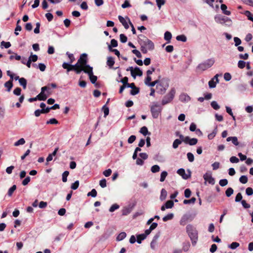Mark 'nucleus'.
I'll use <instances>...</instances> for the list:
<instances>
[{"instance_id": "16", "label": "nucleus", "mask_w": 253, "mask_h": 253, "mask_svg": "<svg viewBox=\"0 0 253 253\" xmlns=\"http://www.w3.org/2000/svg\"><path fill=\"white\" fill-rule=\"evenodd\" d=\"M149 234H146L145 232L144 234H139L137 236V242L138 244L141 243V242L142 240H144L147 236H148Z\"/></svg>"}, {"instance_id": "25", "label": "nucleus", "mask_w": 253, "mask_h": 253, "mask_svg": "<svg viewBox=\"0 0 253 253\" xmlns=\"http://www.w3.org/2000/svg\"><path fill=\"white\" fill-rule=\"evenodd\" d=\"M171 37V34L169 32L167 31L165 32L164 35V39L166 41H168V43L170 42Z\"/></svg>"}, {"instance_id": "57", "label": "nucleus", "mask_w": 253, "mask_h": 253, "mask_svg": "<svg viewBox=\"0 0 253 253\" xmlns=\"http://www.w3.org/2000/svg\"><path fill=\"white\" fill-rule=\"evenodd\" d=\"M198 142V139L197 138H190V140L189 142V144L190 145H196Z\"/></svg>"}, {"instance_id": "34", "label": "nucleus", "mask_w": 253, "mask_h": 253, "mask_svg": "<svg viewBox=\"0 0 253 253\" xmlns=\"http://www.w3.org/2000/svg\"><path fill=\"white\" fill-rule=\"evenodd\" d=\"M25 143V140L24 138H21L14 144L15 146H18L20 145H23Z\"/></svg>"}, {"instance_id": "50", "label": "nucleus", "mask_w": 253, "mask_h": 253, "mask_svg": "<svg viewBox=\"0 0 253 253\" xmlns=\"http://www.w3.org/2000/svg\"><path fill=\"white\" fill-rule=\"evenodd\" d=\"M120 41L123 43H125L127 42V37L123 34L120 35Z\"/></svg>"}, {"instance_id": "35", "label": "nucleus", "mask_w": 253, "mask_h": 253, "mask_svg": "<svg viewBox=\"0 0 253 253\" xmlns=\"http://www.w3.org/2000/svg\"><path fill=\"white\" fill-rule=\"evenodd\" d=\"M160 168L158 165H154L151 168V170L153 173L158 172L160 171Z\"/></svg>"}, {"instance_id": "51", "label": "nucleus", "mask_w": 253, "mask_h": 253, "mask_svg": "<svg viewBox=\"0 0 253 253\" xmlns=\"http://www.w3.org/2000/svg\"><path fill=\"white\" fill-rule=\"evenodd\" d=\"M119 208V206L117 204H113L109 209L110 212H113Z\"/></svg>"}, {"instance_id": "47", "label": "nucleus", "mask_w": 253, "mask_h": 253, "mask_svg": "<svg viewBox=\"0 0 253 253\" xmlns=\"http://www.w3.org/2000/svg\"><path fill=\"white\" fill-rule=\"evenodd\" d=\"M173 205L174 204L173 201L171 200L168 201L165 204L166 208L167 209H170L172 208Z\"/></svg>"}, {"instance_id": "1", "label": "nucleus", "mask_w": 253, "mask_h": 253, "mask_svg": "<svg viewBox=\"0 0 253 253\" xmlns=\"http://www.w3.org/2000/svg\"><path fill=\"white\" fill-rule=\"evenodd\" d=\"M186 231L190 237L192 245L195 246L198 240V231L193 225L188 224L186 226Z\"/></svg>"}, {"instance_id": "43", "label": "nucleus", "mask_w": 253, "mask_h": 253, "mask_svg": "<svg viewBox=\"0 0 253 253\" xmlns=\"http://www.w3.org/2000/svg\"><path fill=\"white\" fill-rule=\"evenodd\" d=\"M87 196L95 197L97 196V191L95 189H92L91 191L87 194Z\"/></svg>"}, {"instance_id": "55", "label": "nucleus", "mask_w": 253, "mask_h": 253, "mask_svg": "<svg viewBox=\"0 0 253 253\" xmlns=\"http://www.w3.org/2000/svg\"><path fill=\"white\" fill-rule=\"evenodd\" d=\"M246 66V62L243 60L239 61L238 63V67L240 69H243Z\"/></svg>"}, {"instance_id": "4", "label": "nucleus", "mask_w": 253, "mask_h": 253, "mask_svg": "<svg viewBox=\"0 0 253 253\" xmlns=\"http://www.w3.org/2000/svg\"><path fill=\"white\" fill-rule=\"evenodd\" d=\"M162 109V108L159 104L156 102H153L150 107L152 117L155 119L158 118L161 112Z\"/></svg>"}, {"instance_id": "15", "label": "nucleus", "mask_w": 253, "mask_h": 253, "mask_svg": "<svg viewBox=\"0 0 253 253\" xmlns=\"http://www.w3.org/2000/svg\"><path fill=\"white\" fill-rule=\"evenodd\" d=\"M159 237V234H157L155 235L154 236V237H153L152 241L151 242L150 246H151V248L153 250L155 249L156 244L157 243V241Z\"/></svg>"}, {"instance_id": "24", "label": "nucleus", "mask_w": 253, "mask_h": 253, "mask_svg": "<svg viewBox=\"0 0 253 253\" xmlns=\"http://www.w3.org/2000/svg\"><path fill=\"white\" fill-rule=\"evenodd\" d=\"M19 83L24 89H26L27 87V80L24 78H21L19 79Z\"/></svg>"}, {"instance_id": "64", "label": "nucleus", "mask_w": 253, "mask_h": 253, "mask_svg": "<svg viewBox=\"0 0 253 253\" xmlns=\"http://www.w3.org/2000/svg\"><path fill=\"white\" fill-rule=\"evenodd\" d=\"M38 56L36 54L33 55L31 54L29 58V59L31 60L32 62H36L38 60Z\"/></svg>"}, {"instance_id": "8", "label": "nucleus", "mask_w": 253, "mask_h": 253, "mask_svg": "<svg viewBox=\"0 0 253 253\" xmlns=\"http://www.w3.org/2000/svg\"><path fill=\"white\" fill-rule=\"evenodd\" d=\"M78 63L82 66V67H84V69H87V66H89L87 64V54L86 53H83L81 54L80 58L78 60Z\"/></svg>"}, {"instance_id": "6", "label": "nucleus", "mask_w": 253, "mask_h": 253, "mask_svg": "<svg viewBox=\"0 0 253 253\" xmlns=\"http://www.w3.org/2000/svg\"><path fill=\"white\" fill-rule=\"evenodd\" d=\"M215 21L221 24H225L226 25L230 26L232 21L230 18L225 16H218L215 17Z\"/></svg>"}, {"instance_id": "38", "label": "nucleus", "mask_w": 253, "mask_h": 253, "mask_svg": "<svg viewBox=\"0 0 253 253\" xmlns=\"http://www.w3.org/2000/svg\"><path fill=\"white\" fill-rule=\"evenodd\" d=\"M233 192H234L233 189L232 188L229 187V188H227L225 191L226 196L227 197H229L233 194Z\"/></svg>"}, {"instance_id": "3", "label": "nucleus", "mask_w": 253, "mask_h": 253, "mask_svg": "<svg viewBox=\"0 0 253 253\" xmlns=\"http://www.w3.org/2000/svg\"><path fill=\"white\" fill-rule=\"evenodd\" d=\"M214 58H210L199 64L197 69L201 71H204L211 68L214 63Z\"/></svg>"}, {"instance_id": "2", "label": "nucleus", "mask_w": 253, "mask_h": 253, "mask_svg": "<svg viewBox=\"0 0 253 253\" xmlns=\"http://www.w3.org/2000/svg\"><path fill=\"white\" fill-rule=\"evenodd\" d=\"M138 38L141 45H144V46L147 47V49L149 50H152L154 48V44L153 42L146 37L142 35H140L138 36Z\"/></svg>"}, {"instance_id": "48", "label": "nucleus", "mask_w": 253, "mask_h": 253, "mask_svg": "<svg viewBox=\"0 0 253 253\" xmlns=\"http://www.w3.org/2000/svg\"><path fill=\"white\" fill-rule=\"evenodd\" d=\"M240 246L239 243L237 242H233L230 245H229V248H230L231 249H235L237 247H238Z\"/></svg>"}, {"instance_id": "23", "label": "nucleus", "mask_w": 253, "mask_h": 253, "mask_svg": "<svg viewBox=\"0 0 253 253\" xmlns=\"http://www.w3.org/2000/svg\"><path fill=\"white\" fill-rule=\"evenodd\" d=\"M190 247V244L189 242H184L182 244V250L184 252H187Z\"/></svg>"}, {"instance_id": "27", "label": "nucleus", "mask_w": 253, "mask_h": 253, "mask_svg": "<svg viewBox=\"0 0 253 253\" xmlns=\"http://www.w3.org/2000/svg\"><path fill=\"white\" fill-rule=\"evenodd\" d=\"M167 196V192L165 189H162L161 192L160 199L161 201L165 200Z\"/></svg>"}, {"instance_id": "41", "label": "nucleus", "mask_w": 253, "mask_h": 253, "mask_svg": "<svg viewBox=\"0 0 253 253\" xmlns=\"http://www.w3.org/2000/svg\"><path fill=\"white\" fill-rule=\"evenodd\" d=\"M211 106L214 109V110H218L220 108V106L217 104V102L215 101H213L211 103Z\"/></svg>"}, {"instance_id": "37", "label": "nucleus", "mask_w": 253, "mask_h": 253, "mask_svg": "<svg viewBox=\"0 0 253 253\" xmlns=\"http://www.w3.org/2000/svg\"><path fill=\"white\" fill-rule=\"evenodd\" d=\"M173 217V213H169L163 218V220L164 221L166 222L169 220L172 219Z\"/></svg>"}, {"instance_id": "49", "label": "nucleus", "mask_w": 253, "mask_h": 253, "mask_svg": "<svg viewBox=\"0 0 253 253\" xmlns=\"http://www.w3.org/2000/svg\"><path fill=\"white\" fill-rule=\"evenodd\" d=\"M187 158L190 162H193L194 160V156L192 153L188 152L187 154Z\"/></svg>"}, {"instance_id": "33", "label": "nucleus", "mask_w": 253, "mask_h": 253, "mask_svg": "<svg viewBox=\"0 0 253 253\" xmlns=\"http://www.w3.org/2000/svg\"><path fill=\"white\" fill-rule=\"evenodd\" d=\"M176 39L178 41L185 42L187 41L186 37L184 35H178L176 37Z\"/></svg>"}, {"instance_id": "56", "label": "nucleus", "mask_w": 253, "mask_h": 253, "mask_svg": "<svg viewBox=\"0 0 253 253\" xmlns=\"http://www.w3.org/2000/svg\"><path fill=\"white\" fill-rule=\"evenodd\" d=\"M58 123V121L54 119V118H52V119H50L49 120L47 121L46 122V124H55V125H56Z\"/></svg>"}, {"instance_id": "22", "label": "nucleus", "mask_w": 253, "mask_h": 253, "mask_svg": "<svg viewBox=\"0 0 253 253\" xmlns=\"http://www.w3.org/2000/svg\"><path fill=\"white\" fill-rule=\"evenodd\" d=\"M114 63H115V61H114V58H113L112 57H108L107 58V65L110 68H111L113 67V66L114 65Z\"/></svg>"}, {"instance_id": "9", "label": "nucleus", "mask_w": 253, "mask_h": 253, "mask_svg": "<svg viewBox=\"0 0 253 253\" xmlns=\"http://www.w3.org/2000/svg\"><path fill=\"white\" fill-rule=\"evenodd\" d=\"M72 67L73 71H75L77 74H79L82 71H84V70H86V69H84V67H82L80 63H78V61L75 65H72Z\"/></svg>"}, {"instance_id": "44", "label": "nucleus", "mask_w": 253, "mask_h": 253, "mask_svg": "<svg viewBox=\"0 0 253 253\" xmlns=\"http://www.w3.org/2000/svg\"><path fill=\"white\" fill-rule=\"evenodd\" d=\"M16 186L15 185H13L11 187H10L9 190H8V195L9 196H11L13 193L14 192V191L16 190Z\"/></svg>"}, {"instance_id": "18", "label": "nucleus", "mask_w": 253, "mask_h": 253, "mask_svg": "<svg viewBox=\"0 0 253 253\" xmlns=\"http://www.w3.org/2000/svg\"><path fill=\"white\" fill-rule=\"evenodd\" d=\"M132 210L131 207H127L124 208L122 210V214L123 215H126L130 213Z\"/></svg>"}, {"instance_id": "60", "label": "nucleus", "mask_w": 253, "mask_h": 253, "mask_svg": "<svg viewBox=\"0 0 253 253\" xmlns=\"http://www.w3.org/2000/svg\"><path fill=\"white\" fill-rule=\"evenodd\" d=\"M1 45L3 46L5 48H8L11 46V43L10 42H5L4 41H2L1 42Z\"/></svg>"}, {"instance_id": "12", "label": "nucleus", "mask_w": 253, "mask_h": 253, "mask_svg": "<svg viewBox=\"0 0 253 253\" xmlns=\"http://www.w3.org/2000/svg\"><path fill=\"white\" fill-rule=\"evenodd\" d=\"M179 100L183 102H187L190 100V97L187 94L183 93L179 95Z\"/></svg>"}, {"instance_id": "7", "label": "nucleus", "mask_w": 253, "mask_h": 253, "mask_svg": "<svg viewBox=\"0 0 253 253\" xmlns=\"http://www.w3.org/2000/svg\"><path fill=\"white\" fill-rule=\"evenodd\" d=\"M92 69V67L90 66H87V69L84 70V73L88 74L91 83L95 84L97 81V78L96 76L93 75Z\"/></svg>"}, {"instance_id": "45", "label": "nucleus", "mask_w": 253, "mask_h": 253, "mask_svg": "<svg viewBox=\"0 0 253 253\" xmlns=\"http://www.w3.org/2000/svg\"><path fill=\"white\" fill-rule=\"evenodd\" d=\"M156 1L157 2V5L159 7V9H161V6L164 5L166 2L165 0H156Z\"/></svg>"}, {"instance_id": "20", "label": "nucleus", "mask_w": 253, "mask_h": 253, "mask_svg": "<svg viewBox=\"0 0 253 253\" xmlns=\"http://www.w3.org/2000/svg\"><path fill=\"white\" fill-rule=\"evenodd\" d=\"M37 98L39 100L44 101L47 99V96L44 92H41V93L37 96Z\"/></svg>"}, {"instance_id": "10", "label": "nucleus", "mask_w": 253, "mask_h": 253, "mask_svg": "<svg viewBox=\"0 0 253 253\" xmlns=\"http://www.w3.org/2000/svg\"><path fill=\"white\" fill-rule=\"evenodd\" d=\"M203 178L206 182H208L209 183L213 185L215 183V180L212 177L211 173L209 172H206L203 176Z\"/></svg>"}, {"instance_id": "19", "label": "nucleus", "mask_w": 253, "mask_h": 253, "mask_svg": "<svg viewBox=\"0 0 253 253\" xmlns=\"http://www.w3.org/2000/svg\"><path fill=\"white\" fill-rule=\"evenodd\" d=\"M221 9L222 11V12L226 15H230L231 14V12L229 10H227V6L224 4H221L220 6Z\"/></svg>"}, {"instance_id": "42", "label": "nucleus", "mask_w": 253, "mask_h": 253, "mask_svg": "<svg viewBox=\"0 0 253 253\" xmlns=\"http://www.w3.org/2000/svg\"><path fill=\"white\" fill-rule=\"evenodd\" d=\"M127 71H130L131 73V76L134 78L135 79L136 75L135 73V70L132 67H129L127 69Z\"/></svg>"}, {"instance_id": "14", "label": "nucleus", "mask_w": 253, "mask_h": 253, "mask_svg": "<svg viewBox=\"0 0 253 253\" xmlns=\"http://www.w3.org/2000/svg\"><path fill=\"white\" fill-rule=\"evenodd\" d=\"M157 92L160 94H163L165 92L167 88L164 87L162 84H159L156 86Z\"/></svg>"}, {"instance_id": "36", "label": "nucleus", "mask_w": 253, "mask_h": 253, "mask_svg": "<svg viewBox=\"0 0 253 253\" xmlns=\"http://www.w3.org/2000/svg\"><path fill=\"white\" fill-rule=\"evenodd\" d=\"M248 181V178L246 175H242L239 178V181L243 184L247 183Z\"/></svg>"}, {"instance_id": "39", "label": "nucleus", "mask_w": 253, "mask_h": 253, "mask_svg": "<svg viewBox=\"0 0 253 253\" xmlns=\"http://www.w3.org/2000/svg\"><path fill=\"white\" fill-rule=\"evenodd\" d=\"M168 175V172L166 171H163L161 173L160 181L163 182L165 181L166 177Z\"/></svg>"}, {"instance_id": "40", "label": "nucleus", "mask_w": 253, "mask_h": 253, "mask_svg": "<svg viewBox=\"0 0 253 253\" xmlns=\"http://www.w3.org/2000/svg\"><path fill=\"white\" fill-rule=\"evenodd\" d=\"M196 199L195 197H192L190 200H184L183 201V203L184 204H194Z\"/></svg>"}, {"instance_id": "31", "label": "nucleus", "mask_w": 253, "mask_h": 253, "mask_svg": "<svg viewBox=\"0 0 253 253\" xmlns=\"http://www.w3.org/2000/svg\"><path fill=\"white\" fill-rule=\"evenodd\" d=\"M118 46V42L115 39H112L111 41V44L108 45V48L109 50H111L112 47H117Z\"/></svg>"}, {"instance_id": "54", "label": "nucleus", "mask_w": 253, "mask_h": 253, "mask_svg": "<svg viewBox=\"0 0 253 253\" xmlns=\"http://www.w3.org/2000/svg\"><path fill=\"white\" fill-rule=\"evenodd\" d=\"M219 185L222 186H225L228 184V180L226 179H222L219 180Z\"/></svg>"}, {"instance_id": "53", "label": "nucleus", "mask_w": 253, "mask_h": 253, "mask_svg": "<svg viewBox=\"0 0 253 253\" xmlns=\"http://www.w3.org/2000/svg\"><path fill=\"white\" fill-rule=\"evenodd\" d=\"M79 186V181L78 180L76 181L74 183L72 184L71 188L73 190L77 189Z\"/></svg>"}, {"instance_id": "52", "label": "nucleus", "mask_w": 253, "mask_h": 253, "mask_svg": "<svg viewBox=\"0 0 253 253\" xmlns=\"http://www.w3.org/2000/svg\"><path fill=\"white\" fill-rule=\"evenodd\" d=\"M216 82L214 81V79H212L209 82V85L210 88H214L216 86Z\"/></svg>"}, {"instance_id": "11", "label": "nucleus", "mask_w": 253, "mask_h": 253, "mask_svg": "<svg viewBox=\"0 0 253 253\" xmlns=\"http://www.w3.org/2000/svg\"><path fill=\"white\" fill-rule=\"evenodd\" d=\"M177 173L184 179H187L190 177V174L188 175L185 173L184 169L181 168L177 170Z\"/></svg>"}, {"instance_id": "29", "label": "nucleus", "mask_w": 253, "mask_h": 253, "mask_svg": "<svg viewBox=\"0 0 253 253\" xmlns=\"http://www.w3.org/2000/svg\"><path fill=\"white\" fill-rule=\"evenodd\" d=\"M139 132L145 136H146L147 134H150V133L148 132L147 127L145 126L142 127L140 128Z\"/></svg>"}, {"instance_id": "32", "label": "nucleus", "mask_w": 253, "mask_h": 253, "mask_svg": "<svg viewBox=\"0 0 253 253\" xmlns=\"http://www.w3.org/2000/svg\"><path fill=\"white\" fill-rule=\"evenodd\" d=\"M181 143H182V141L181 140L178 139H176L173 142L172 147L174 149H176L178 147L179 145L181 144Z\"/></svg>"}, {"instance_id": "61", "label": "nucleus", "mask_w": 253, "mask_h": 253, "mask_svg": "<svg viewBox=\"0 0 253 253\" xmlns=\"http://www.w3.org/2000/svg\"><path fill=\"white\" fill-rule=\"evenodd\" d=\"M139 92V89L138 88L135 87L134 89H132L130 91V94L132 95H135L138 94Z\"/></svg>"}, {"instance_id": "5", "label": "nucleus", "mask_w": 253, "mask_h": 253, "mask_svg": "<svg viewBox=\"0 0 253 253\" xmlns=\"http://www.w3.org/2000/svg\"><path fill=\"white\" fill-rule=\"evenodd\" d=\"M175 93V90L174 89H171V90L165 95L162 100V104L163 105H165L169 102H170L174 98Z\"/></svg>"}, {"instance_id": "17", "label": "nucleus", "mask_w": 253, "mask_h": 253, "mask_svg": "<svg viewBox=\"0 0 253 253\" xmlns=\"http://www.w3.org/2000/svg\"><path fill=\"white\" fill-rule=\"evenodd\" d=\"M158 226V224L156 222H153L151 224L149 229L145 230L146 234H150L152 230L155 229Z\"/></svg>"}, {"instance_id": "59", "label": "nucleus", "mask_w": 253, "mask_h": 253, "mask_svg": "<svg viewBox=\"0 0 253 253\" xmlns=\"http://www.w3.org/2000/svg\"><path fill=\"white\" fill-rule=\"evenodd\" d=\"M135 73L138 76H141L142 75V71L139 69V68L136 67L134 68Z\"/></svg>"}, {"instance_id": "26", "label": "nucleus", "mask_w": 253, "mask_h": 253, "mask_svg": "<svg viewBox=\"0 0 253 253\" xmlns=\"http://www.w3.org/2000/svg\"><path fill=\"white\" fill-rule=\"evenodd\" d=\"M241 13L245 14L248 17L249 20L253 21V15L251 13L250 11L246 10L244 12H241Z\"/></svg>"}, {"instance_id": "63", "label": "nucleus", "mask_w": 253, "mask_h": 253, "mask_svg": "<svg viewBox=\"0 0 253 253\" xmlns=\"http://www.w3.org/2000/svg\"><path fill=\"white\" fill-rule=\"evenodd\" d=\"M234 41L236 46L239 45L241 43V40L238 37H234Z\"/></svg>"}, {"instance_id": "30", "label": "nucleus", "mask_w": 253, "mask_h": 253, "mask_svg": "<svg viewBox=\"0 0 253 253\" xmlns=\"http://www.w3.org/2000/svg\"><path fill=\"white\" fill-rule=\"evenodd\" d=\"M126 234L125 232H123L120 233L117 237L116 240L118 241L123 240L126 238Z\"/></svg>"}, {"instance_id": "62", "label": "nucleus", "mask_w": 253, "mask_h": 253, "mask_svg": "<svg viewBox=\"0 0 253 253\" xmlns=\"http://www.w3.org/2000/svg\"><path fill=\"white\" fill-rule=\"evenodd\" d=\"M191 194V191L189 189H186L184 191V196L188 198H189Z\"/></svg>"}, {"instance_id": "28", "label": "nucleus", "mask_w": 253, "mask_h": 253, "mask_svg": "<svg viewBox=\"0 0 253 253\" xmlns=\"http://www.w3.org/2000/svg\"><path fill=\"white\" fill-rule=\"evenodd\" d=\"M4 86L7 88V91H10L13 86L12 80H9L4 84Z\"/></svg>"}, {"instance_id": "58", "label": "nucleus", "mask_w": 253, "mask_h": 253, "mask_svg": "<svg viewBox=\"0 0 253 253\" xmlns=\"http://www.w3.org/2000/svg\"><path fill=\"white\" fill-rule=\"evenodd\" d=\"M246 193L248 196H251L253 194V189L251 187H248L246 189Z\"/></svg>"}, {"instance_id": "13", "label": "nucleus", "mask_w": 253, "mask_h": 253, "mask_svg": "<svg viewBox=\"0 0 253 253\" xmlns=\"http://www.w3.org/2000/svg\"><path fill=\"white\" fill-rule=\"evenodd\" d=\"M119 20L120 22L122 24V25L124 26L126 29H128L129 28V25L128 24L126 20L122 16L119 15L118 16Z\"/></svg>"}, {"instance_id": "21", "label": "nucleus", "mask_w": 253, "mask_h": 253, "mask_svg": "<svg viewBox=\"0 0 253 253\" xmlns=\"http://www.w3.org/2000/svg\"><path fill=\"white\" fill-rule=\"evenodd\" d=\"M62 67L65 69H67V72H69L73 70V68L72 67V64L64 62L62 64Z\"/></svg>"}, {"instance_id": "46", "label": "nucleus", "mask_w": 253, "mask_h": 253, "mask_svg": "<svg viewBox=\"0 0 253 253\" xmlns=\"http://www.w3.org/2000/svg\"><path fill=\"white\" fill-rule=\"evenodd\" d=\"M69 174V171H65L62 174V181L64 182H66L67 181V177Z\"/></svg>"}]
</instances>
